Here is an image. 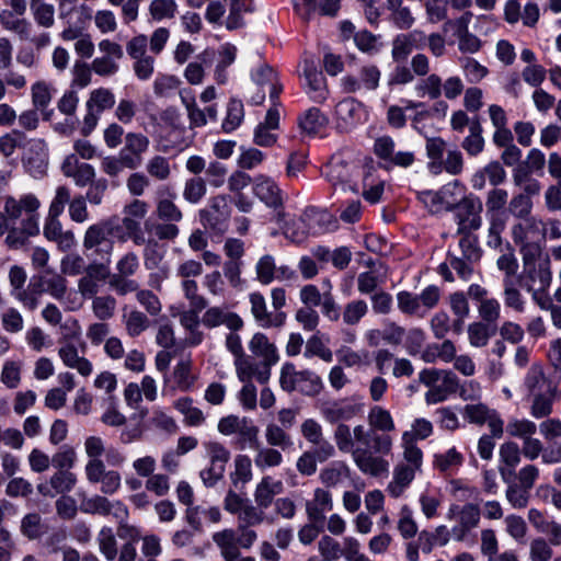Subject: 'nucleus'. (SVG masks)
I'll use <instances>...</instances> for the list:
<instances>
[{
	"mask_svg": "<svg viewBox=\"0 0 561 561\" xmlns=\"http://www.w3.org/2000/svg\"><path fill=\"white\" fill-rule=\"evenodd\" d=\"M334 440L340 451L351 454L358 470L371 477L387 473L389 462L382 458L393 449L391 435H377L358 424L351 430L347 424L339 423L334 430Z\"/></svg>",
	"mask_w": 561,
	"mask_h": 561,
	"instance_id": "1",
	"label": "nucleus"
},
{
	"mask_svg": "<svg viewBox=\"0 0 561 561\" xmlns=\"http://www.w3.org/2000/svg\"><path fill=\"white\" fill-rule=\"evenodd\" d=\"M42 203L33 193H24L19 196H7L3 209L10 220L15 224L20 220L31 233H39V208Z\"/></svg>",
	"mask_w": 561,
	"mask_h": 561,
	"instance_id": "2",
	"label": "nucleus"
},
{
	"mask_svg": "<svg viewBox=\"0 0 561 561\" xmlns=\"http://www.w3.org/2000/svg\"><path fill=\"white\" fill-rule=\"evenodd\" d=\"M113 232L111 219H102L87 228L82 245L90 260L112 261L115 244Z\"/></svg>",
	"mask_w": 561,
	"mask_h": 561,
	"instance_id": "3",
	"label": "nucleus"
},
{
	"mask_svg": "<svg viewBox=\"0 0 561 561\" xmlns=\"http://www.w3.org/2000/svg\"><path fill=\"white\" fill-rule=\"evenodd\" d=\"M279 385L286 392L298 391L308 397H316L323 390V381L317 373L310 369L297 370L289 362L280 368Z\"/></svg>",
	"mask_w": 561,
	"mask_h": 561,
	"instance_id": "4",
	"label": "nucleus"
},
{
	"mask_svg": "<svg viewBox=\"0 0 561 561\" xmlns=\"http://www.w3.org/2000/svg\"><path fill=\"white\" fill-rule=\"evenodd\" d=\"M211 540L219 549L220 556L225 561H236L241 556V549H250L257 540L255 530L238 528H224L211 535Z\"/></svg>",
	"mask_w": 561,
	"mask_h": 561,
	"instance_id": "5",
	"label": "nucleus"
},
{
	"mask_svg": "<svg viewBox=\"0 0 561 561\" xmlns=\"http://www.w3.org/2000/svg\"><path fill=\"white\" fill-rule=\"evenodd\" d=\"M140 268V261L135 252L124 253L116 262L115 273L107 280L108 286L118 296H126L138 289L139 284L131 277L137 274Z\"/></svg>",
	"mask_w": 561,
	"mask_h": 561,
	"instance_id": "6",
	"label": "nucleus"
},
{
	"mask_svg": "<svg viewBox=\"0 0 561 561\" xmlns=\"http://www.w3.org/2000/svg\"><path fill=\"white\" fill-rule=\"evenodd\" d=\"M115 95L108 88H98L90 92L85 102L87 113L83 117L81 134L89 136L98 126L101 114L113 108Z\"/></svg>",
	"mask_w": 561,
	"mask_h": 561,
	"instance_id": "7",
	"label": "nucleus"
},
{
	"mask_svg": "<svg viewBox=\"0 0 561 561\" xmlns=\"http://www.w3.org/2000/svg\"><path fill=\"white\" fill-rule=\"evenodd\" d=\"M457 224V232H473L482 225V202L470 193L463 195L453 209Z\"/></svg>",
	"mask_w": 561,
	"mask_h": 561,
	"instance_id": "8",
	"label": "nucleus"
},
{
	"mask_svg": "<svg viewBox=\"0 0 561 561\" xmlns=\"http://www.w3.org/2000/svg\"><path fill=\"white\" fill-rule=\"evenodd\" d=\"M373 151L378 159L385 162V169L387 170L393 167L408 169L416 160L413 151H396V141L388 135L380 136L375 140Z\"/></svg>",
	"mask_w": 561,
	"mask_h": 561,
	"instance_id": "9",
	"label": "nucleus"
},
{
	"mask_svg": "<svg viewBox=\"0 0 561 561\" xmlns=\"http://www.w3.org/2000/svg\"><path fill=\"white\" fill-rule=\"evenodd\" d=\"M253 193L268 208L274 209L276 222L285 220L284 192L273 179L257 175L254 179Z\"/></svg>",
	"mask_w": 561,
	"mask_h": 561,
	"instance_id": "10",
	"label": "nucleus"
},
{
	"mask_svg": "<svg viewBox=\"0 0 561 561\" xmlns=\"http://www.w3.org/2000/svg\"><path fill=\"white\" fill-rule=\"evenodd\" d=\"M230 208L225 195H217L209 199L208 205L199 211L203 227L216 234H222L228 227Z\"/></svg>",
	"mask_w": 561,
	"mask_h": 561,
	"instance_id": "11",
	"label": "nucleus"
},
{
	"mask_svg": "<svg viewBox=\"0 0 561 561\" xmlns=\"http://www.w3.org/2000/svg\"><path fill=\"white\" fill-rule=\"evenodd\" d=\"M101 56L92 60V70L100 77H113L119 71V61L124 57L121 44L108 38L102 39L99 44Z\"/></svg>",
	"mask_w": 561,
	"mask_h": 561,
	"instance_id": "12",
	"label": "nucleus"
},
{
	"mask_svg": "<svg viewBox=\"0 0 561 561\" xmlns=\"http://www.w3.org/2000/svg\"><path fill=\"white\" fill-rule=\"evenodd\" d=\"M448 519H457V525L451 529L456 540L462 541L467 535L479 526L481 512L477 504L467 503L462 506L451 504L447 513Z\"/></svg>",
	"mask_w": 561,
	"mask_h": 561,
	"instance_id": "13",
	"label": "nucleus"
},
{
	"mask_svg": "<svg viewBox=\"0 0 561 561\" xmlns=\"http://www.w3.org/2000/svg\"><path fill=\"white\" fill-rule=\"evenodd\" d=\"M22 148L24 154L22 162L27 172L34 178H41L46 173L48 167V147L44 139H28Z\"/></svg>",
	"mask_w": 561,
	"mask_h": 561,
	"instance_id": "14",
	"label": "nucleus"
},
{
	"mask_svg": "<svg viewBox=\"0 0 561 561\" xmlns=\"http://www.w3.org/2000/svg\"><path fill=\"white\" fill-rule=\"evenodd\" d=\"M149 147L150 140L145 134L128 131L124 136L123 148L118 153L127 163V169L137 170L142 165Z\"/></svg>",
	"mask_w": 561,
	"mask_h": 561,
	"instance_id": "15",
	"label": "nucleus"
},
{
	"mask_svg": "<svg viewBox=\"0 0 561 561\" xmlns=\"http://www.w3.org/2000/svg\"><path fill=\"white\" fill-rule=\"evenodd\" d=\"M236 374L241 382H252L255 379L257 382L265 385L271 378V368L273 365L266 362L244 354L242 357L233 360Z\"/></svg>",
	"mask_w": 561,
	"mask_h": 561,
	"instance_id": "16",
	"label": "nucleus"
},
{
	"mask_svg": "<svg viewBox=\"0 0 561 561\" xmlns=\"http://www.w3.org/2000/svg\"><path fill=\"white\" fill-rule=\"evenodd\" d=\"M381 71L376 65L360 67L358 77L347 75L341 79V85L346 93H356L360 90L375 91L379 87Z\"/></svg>",
	"mask_w": 561,
	"mask_h": 561,
	"instance_id": "17",
	"label": "nucleus"
},
{
	"mask_svg": "<svg viewBox=\"0 0 561 561\" xmlns=\"http://www.w3.org/2000/svg\"><path fill=\"white\" fill-rule=\"evenodd\" d=\"M85 478L91 484H100V492L105 495H114L122 488V477L116 470H107L104 462L90 465L84 471Z\"/></svg>",
	"mask_w": 561,
	"mask_h": 561,
	"instance_id": "18",
	"label": "nucleus"
},
{
	"mask_svg": "<svg viewBox=\"0 0 561 561\" xmlns=\"http://www.w3.org/2000/svg\"><path fill=\"white\" fill-rule=\"evenodd\" d=\"M363 411L360 403L352 402L350 399H337L325 401L320 405V414L331 423L345 422L354 419Z\"/></svg>",
	"mask_w": 561,
	"mask_h": 561,
	"instance_id": "19",
	"label": "nucleus"
},
{
	"mask_svg": "<svg viewBox=\"0 0 561 561\" xmlns=\"http://www.w3.org/2000/svg\"><path fill=\"white\" fill-rule=\"evenodd\" d=\"M203 325L209 330L226 327L227 330H242L243 319L227 306H213L205 310L201 319Z\"/></svg>",
	"mask_w": 561,
	"mask_h": 561,
	"instance_id": "20",
	"label": "nucleus"
},
{
	"mask_svg": "<svg viewBox=\"0 0 561 561\" xmlns=\"http://www.w3.org/2000/svg\"><path fill=\"white\" fill-rule=\"evenodd\" d=\"M358 543L359 540L353 536H345L340 542L330 535H322L318 541V551L324 561H337L340 558L348 561L350 550L353 551Z\"/></svg>",
	"mask_w": 561,
	"mask_h": 561,
	"instance_id": "21",
	"label": "nucleus"
},
{
	"mask_svg": "<svg viewBox=\"0 0 561 561\" xmlns=\"http://www.w3.org/2000/svg\"><path fill=\"white\" fill-rule=\"evenodd\" d=\"M552 280L550 259L545 255L538 264L523 267L522 282L527 290H548Z\"/></svg>",
	"mask_w": 561,
	"mask_h": 561,
	"instance_id": "22",
	"label": "nucleus"
},
{
	"mask_svg": "<svg viewBox=\"0 0 561 561\" xmlns=\"http://www.w3.org/2000/svg\"><path fill=\"white\" fill-rule=\"evenodd\" d=\"M304 87L309 98L316 103H323L329 96L327 80L311 59L304 60Z\"/></svg>",
	"mask_w": 561,
	"mask_h": 561,
	"instance_id": "23",
	"label": "nucleus"
},
{
	"mask_svg": "<svg viewBox=\"0 0 561 561\" xmlns=\"http://www.w3.org/2000/svg\"><path fill=\"white\" fill-rule=\"evenodd\" d=\"M355 170V163L348 161L341 154H335L324 165L322 172L333 187H344L352 182Z\"/></svg>",
	"mask_w": 561,
	"mask_h": 561,
	"instance_id": "24",
	"label": "nucleus"
},
{
	"mask_svg": "<svg viewBox=\"0 0 561 561\" xmlns=\"http://www.w3.org/2000/svg\"><path fill=\"white\" fill-rule=\"evenodd\" d=\"M125 504L119 501H110L106 496L95 494L82 500L80 511L85 514L110 516L113 518H123L125 516Z\"/></svg>",
	"mask_w": 561,
	"mask_h": 561,
	"instance_id": "25",
	"label": "nucleus"
},
{
	"mask_svg": "<svg viewBox=\"0 0 561 561\" xmlns=\"http://www.w3.org/2000/svg\"><path fill=\"white\" fill-rule=\"evenodd\" d=\"M251 304V313L255 321L265 329L280 328L286 321V313L283 311L270 312L267 310L266 300L261 293H251L249 295Z\"/></svg>",
	"mask_w": 561,
	"mask_h": 561,
	"instance_id": "26",
	"label": "nucleus"
},
{
	"mask_svg": "<svg viewBox=\"0 0 561 561\" xmlns=\"http://www.w3.org/2000/svg\"><path fill=\"white\" fill-rule=\"evenodd\" d=\"M43 234L48 241L55 242L62 252L71 250L77 243L73 231L62 229L59 216L47 215Z\"/></svg>",
	"mask_w": 561,
	"mask_h": 561,
	"instance_id": "27",
	"label": "nucleus"
},
{
	"mask_svg": "<svg viewBox=\"0 0 561 561\" xmlns=\"http://www.w3.org/2000/svg\"><path fill=\"white\" fill-rule=\"evenodd\" d=\"M460 388V380L451 370L442 369L439 375L438 385L428 389L425 393V401L427 404H436L456 393Z\"/></svg>",
	"mask_w": 561,
	"mask_h": 561,
	"instance_id": "28",
	"label": "nucleus"
},
{
	"mask_svg": "<svg viewBox=\"0 0 561 561\" xmlns=\"http://www.w3.org/2000/svg\"><path fill=\"white\" fill-rule=\"evenodd\" d=\"M283 491L284 483L282 480L270 474L263 476L253 491L254 503L259 508L267 510L275 501V496L283 493Z\"/></svg>",
	"mask_w": 561,
	"mask_h": 561,
	"instance_id": "29",
	"label": "nucleus"
},
{
	"mask_svg": "<svg viewBox=\"0 0 561 561\" xmlns=\"http://www.w3.org/2000/svg\"><path fill=\"white\" fill-rule=\"evenodd\" d=\"M333 499L330 491L323 488H317L313 491L312 499L305 504L308 520H321L325 518V513L332 511Z\"/></svg>",
	"mask_w": 561,
	"mask_h": 561,
	"instance_id": "30",
	"label": "nucleus"
},
{
	"mask_svg": "<svg viewBox=\"0 0 561 561\" xmlns=\"http://www.w3.org/2000/svg\"><path fill=\"white\" fill-rule=\"evenodd\" d=\"M522 455L520 448L515 442H506L500 446L499 471L504 482H508V477L515 474V469L522 460Z\"/></svg>",
	"mask_w": 561,
	"mask_h": 561,
	"instance_id": "31",
	"label": "nucleus"
},
{
	"mask_svg": "<svg viewBox=\"0 0 561 561\" xmlns=\"http://www.w3.org/2000/svg\"><path fill=\"white\" fill-rule=\"evenodd\" d=\"M416 472V470L405 466L404 463H398L393 468L392 479L387 484V493L393 499L402 496L413 482Z\"/></svg>",
	"mask_w": 561,
	"mask_h": 561,
	"instance_id": "32",
	"label": "nucleus"
},
{
	"mask_svg": "<svg viewBox=\"0 0 561 561\" xmlns=\"http://www.w3.org/2000/svg\"><path fill=\"white\" fill-rule=\"evenodd\" d=\"M58 355L65 366L76 369L81 376L88 377L92 374V363L88 358L80 356L73 344L67 343L60 346Z\"/></svg>",
	"mask_w": 561,
	"mask_h": 561,
	"instance_id": "33",
	"label": "nucleus"
},
{
	"mask_svg": "<svg viewBox=\"0 0 561 561\" xmlns=\"http://www.w3.org/2000/svg\"><path fill=\"white\" fill-rule=\"evenodd\" d=\"M469 20L470 14H466L455 21V25L457 27L456 36L458 38V49L462 54H476L482 47L481 39L468 30Z\"/></svg>",
	"mask_w": 561,
	"mask_h": 561,
	"instance_id": "34",
	"label": "nucleus"
},
{
	"mask_svg": "<svg viewBox=\"0 0 561 561\" xmlns=\"http://www.w3.org/2000/svg\"><path fill=\"white\" fill-rule=\"evenodd\" d=\"M249 350L253 356L273 366L279 359L276 346L270 342L268 337L264 333L261 332L253 334L249 341Z\"/></svg>",
	"mask_w": 561,
	"mask_h": 561,
	"instance_id": "35",
	"label": "nucleus"
},
{
	"mask_svg": "<svg viewBox=\"0 0 561 561\" xmlns=\"http://www.w3.org/2000/svg\"><path fill=\"white\" fill-rule=\"evenodd\" d=\"M367 422L368 430L375 431L377 435H390L396 431V423L391 413L381 405H374L370 408Z\"/></svg>",
	"mask_w": 561,
	"mask_h": 561,
	"instance_id": "36",
	"label": "nucleus"
},
{
	"mask_svg": "<svg viewBox=\"0 0 561 561\" xmlns=\"http://www.w3.org/2000/svg\"><path fill=\"white\" fill-rule=\"evenodd\" d=\"M523 386L529 396L542 393L552 389L540 363H534L527 370Z\"/></svg>",
	"mask_w": 561,
	"mask_h": 561,
	"instance_id": "37",
	"label": "nucleus"
},
{
	"mask_svg": "<svg viewBox=\"0 0 561 561\" xmlns=\"http://www.w3.org/2000/svg\"><path fill=\"white\" fill-rule=\"evenodd\" d=\"M540 192H534V190L527 187L526 192L515 193L508 202V214L514 218L523 219L528 218L531 215L534 202L533 198L538 196Z\"/></svg>",
	"mask_w": 561,
	"mask_h": 561,
	"instance_id": "38",
	"label": "nucleus"
},
{
	"mask_svg": "<svg viewBox=\"0 0 561 561\" xmlns=\"http://www.w3.org/2000/svg\"><path fill=\"white\" fill-rule=\"evenodd\" d=\"M364 106L353 98H346L340 101L335 106V115L344 127L355 125L362 119Z\"/></svg>",
	"mask_w": 561,
	"mask_h": 561,
	"instance_id": "39",
	"label": "nucleus"
},
{
	"mask_svg": "<svg viewBox=\"0 0 561 561\" xmlns=\"http://www.w3.org/2000/svg\"><path fill=\"white\" fill-rule=\"evenodd\" d=\"M252 79L257 85H268L271 101L279 99L283 91L282 84L278 82L277 73L268 65H261L252 72Z\"/></svg>",
	"mask_w": 561,
	"mask_h": 561,
	"instance_id": "40",
	"label": "nucleus"
},
{
	"mask_svg": "<svg viewBox=\"0 0 561 561\" xmlns=\"http://www.w3.org/2000/svg\"><path fill=\"white\" fill-rule=\"evenodd\" d=\"M173 379L175 388L182 392L191 391L194 388L197 376L193 373V363L190 358L178 362L173 369Z\"/></svg>",
	"mask_w": 561,
	"mask_h": 561,
	"instance_id": "41",
	"label": "nucleus"
},
{
	"mask_svg": "<svg viewBox=\"0 0 561 561\" xmlns=\"http://www.w3.org/2000/svg\"><path fill=\"white\" fill-rule=\"evenodd\" d=\"M443 78L433 72L420 78L414 84L413 91L417 98L428 100H438L442 98Z\"/></svg>",
	"mask_w": 561,
	"mask_h": 561,
	"instance_id": "42",
	"label": "nucleus"
},
{
	"mask_svg": "<svg viewBox=\"0 0 561 561\" xmlns=\"http://www.w3.org/2000/svg\"><path fill=\"white\" fill-rule=\"evenodd\" d=\"M253 449L255 450L254 465L261 471L279 467L284 461L282 453L273 446H263L259 443Z\"/></svg>",
	"mask_w": 561,
	"mask_h": 561,
	"instance_id": "43",
	"label": "nucleus"
},
{
	"mask_svg": "<svg viewBox=\"0 0 561 561\" xmlns=\"http://www.w3.org/2000/svg\"><path fill=\"white\" fill-rule=\"evenodd\" d=\"M173 408L184 415V422L188 426H199L205 422L203 411L194 405L190 397H181L173 402Z\"/></svg>",
	"mask_w": 561,
	"mask_h": 561,
	"instance_id": "44",
	"label": "nucleus"
},
{
	"mask_svg": "<svg viewBox=\"0 0 561 561\" xmlns=\"http://www.w3.org/2000/svg\"><path fill=\"white\" fill-rule=\"evenodd\" d=\"M369 312V307L364 299H353L346 302L342 309V321L347 327L357 325Z\"/></svg>",
	"mask_w": 561,
	"mask_h": 561,
	"instance_id": "45",
	"label": "nucleus"
},
{
	"mask_svg": "<svg viewBox=\"0 0 561 561\" xmlns=\"http://www.w3.org/2000/svg\"><path fill=\"white\" fill-rule=\"evenodd\" d=\"M350 468L343 461H333L321 469L319 479L327 488H335L344 479L348 478Z\"/></svg>",
	"mask_w": 561,
	"mask_h": 561,
	"instance_id": "46",
	"label": "nucleus"
},
{
	"mask_svg": "<svg viewBox=\"0 0 561 561\" xmlns=\"http://www.w3.org/2000/svg\"><path fill=\"white\" fill-rule=\"evenodd\" d=\"M237 528L239 531H242L243 529L253 530L251 527L259 526L265 522V510L259 508L256 504L254 505L249 501V503L237 516Z\"/></svg>",
	"mask_w": 561,
	"mask_h": 561,
	"instance_id": "47",
	"label": "nucleus"
},
{
	"mask_svg": "<svg viewBox=\"0 0 561 561\" xmlns=\"http://www.w3.org/2000/svg\"><path fill=\"white\" fill-rule=\"evenodd\" d=\"M483 129L478 119L471 121L469 125V135L465 137L461 147L471 157H477L484 149Z\"/></svg>",
	"mask_w": 561,
	"mask_h": 561,
	"instance_id": "48",
	"label": "nucleus"
},
{
	"mask_svg": "<svg viewBox=\"0 0 561 561\" xmlns=\"http://www.w3.org/2000/svg\"><path fill=\"white\" fill-rule=\"evenodd\" d=\"M397 529L405 540L417 535L419 525L414 518L413 510L408 504H403L398 512Z\"/></svg>",
	"mask_w": 561,
	"mask_h": 561,
	"instance_id": "49",
	"label": "nucleus"
},
{
	"mask_svg": "<svg viewBox=\"0 0 561 561\" xmlns=\"http://www.w3.org/2000/svg\"><path fill=\"white\" fill-rule=\"evenodd\" d=\"M463 460L462 454L456 447H451L444 453L435 454L433 466L439 472H449L462 466Z\"/></svg>",
	"mask_w": 561,
	"mask_h": 561,
	"instance_id": "50",
	"label": "nucleus"
},
{
	"mask_svg": "<svg viewBox=\"0 0 561 561\" xmlns=\"http://www.w3.org/2000/svg\"><path fill=\"white\" fill-rule=\"evenodd\" d=\"M327 123L328 118L317 107H310L298 118L299 127L309 135L319 133Z\"/></svg>",
	"mask_w": 561,
	"mask_h": 561,
	"instance_id": "51",
	"label": "nucleus"
},
{
	"mask_svg": "<svg viewBox=\"0 0 561 561\" xmlns=\"http://www.w3.org/2000/svg\"><path fill=\"white\" fill-rule=\"evenodd\" d=\"M442 503V494L436 490L426 489L419 496L421 512L426 519H433L438 516Z\"/></svg>",
	"mask_w": 561,
	"mask_h": 561,
	"instance_id": "52",
	"label": "nucleus"
},
{
	"mask_svg": "<svg viewBox=\"0 0 561 561\" xmlns=\"http://www.w3.org/2000/svg\"><path fill=\"white\" fill-rule=\"evenodd\" d=\"M100 552L107 561H114L117 557V540L113 529L108 526H103L96 537Z\"/></svg>",
	"mask_w": 561,
	"mask_h": 561,
	"instance_id": "53",
	"label": "nucleus"
},
{
	"mask_svg": "<svg viewBox=\"0 0 561 561\" xmlns=\"http://www.w3.org/2000/svg\"><path fill=\"white\" fill-rule=\"evenodd\" d=\"M233 462L234 470L230 474L232 484L238 486L249 483L253 478L251 458L248 455H237Z\"/></svg>",
	"mask_w": 561,
	"mask_h": 561,
	"instance_id": "54",
	"label": "nucleus"
},
{
	"mask_svg": "<svg viewBox=\"0 0 561 561\" xmlns=\"http://www.w3.org/2000/svg\"><path fill=\"white\" fill-rule=\"evenodd\" d=\"M408 434L401 436V447L403 449V462L405 466L420 471L423 465V451L416 442L408 438Z\"/></svg>",
	"mask_w": 561,
	"mask_h": 561,
	"instance_id": "55",
	"label": "nucleus"
},
{
	"mask_svg": "<svg viewBox=\"0 0 561 561\" xmlns=\"http://www.w3.org/2000/svg\"><path fill=\"white\" fill-rule=\"evenodd\" d=\"M459 65L469 83H479L489 75V69L474 58L461 57Z\"/></svg>",
	"mask_w": 561,
	"mask_h": 561,
	"instance_id": "56",
	"label": "nucleus"
},
{
	"mask_svg": "<svg viewBox=\"0 0 561 561\" xmlns=\"http://www.w3.org/2000/svg\"><path fill=\"white\" fill-rule=\"evenodd\" d=\"M244 117L243 103L240 100L231 99L227 105L226 117L222 122V130L231 133L236 130L242 123Z\"/></svg>",
	"mask_w": 561,
	"mask_h": 561,
	"instance_id": "57",
	"label": "nucleus"
},
{
	"mask_svg": "<svg viewBox=\"0 0 561 561\" xmlns=\"http://www.w3.org/2000/svg\"><path fill=\"white\" fill-rule=\"evenodd\" d=\"M152 20L160 22L174 19L178 13L175 0H152L148 8Z\"/></svg>",
	"mask_w": 561,
	"mask_h": 561,
	"instance_id": "58",
	"label": "nucleus"
},
{
	"mask_svg": "<svg viewBox=\"0 0 561 561\" xmlns=\"http://www.w3.org/2000/svg\"><path fill=\"white\" fill-rule=\"evenodd\" d=\"M125 330L130 337H137L145 332L149 325V318L139 310H131L124 316Z\"/></svg>",
	"mask_w": 561,
	"mask_h": 561,
	"instance_id": "59",
	"label": "nucleus"
},
{
	"mask_svg": "<svg viewBox=\"0 0 561 561\" xmlns=\"http://www.w3.org/2000/svg\"><path fill=\"white\" fill-rule=\"evenodd\" d=\"M148 175L157 181H167L171 175V164L167 157L156 154L146 163Z\"/></svg>",
	"mask_w": 561,
	"mask_h": 561,
	"instance_id": "60",
	"label": "nucleus"
},
{
	"mask_svg": "<svg viewBox=\"0 0 561 561\" xmlns=\"http://www.w3.org/2000/svg\"><path fill=\"white\" fill-rule=\"evenodd\" d=\"M277 424L271 423L265 430V439L268 446L279 447L282 450H286L293 446L291 436Z\"/></svg>",
	"mask_w": 561,
	"mask_h": 561,
	"instance_id": "61",
	"label": "nucleus"
},
{
	"mask_svg": "<svg viewBox=\"0 0 561 561\" xmlns=\"http://www.w3.org/2000/svg\"><path fill=\"white\" fill-rule=\"evenodd\" d=\"M537 432V425L527 419L512 417L506 425V433L511 437H516L522 440L529 438Z\"/></svg>",
	"mask_w": 561,
	"mask_h": 561,
	"instance_id": "62",
	"label": "nucleus"
},
{
	"mask_svg": "<svg viewBox=\"0 0 561 561\" xmlns=\"http://www.w3.org/2000/svg\"><path fill=\"white\" fill-rule=\"evenodd\" d=\"M414 34H399L392 41L391 57L394 61H404L414 48Z\"/></svg>",
	"mask_w": 561,
	"mask_h": 561,
	"instance_id": "63",
	"label": "nucleus"
},
{
	"mask_svg": "<svg viewBox=\"0 0 561 561\" xmlns=\"http://www.w3.org/2000/svg\"><path fill=\"white\" fill-rule=\"evenodd\" d=\"M0 322L4 332L18 334L24 329V318L14 307H9L0 313Z\"/></svg>",
	"mask_w": 561,
	"mask_h": 561,
	"instance_id": "64",
	"label": "nucleus"
}]
</instances>
